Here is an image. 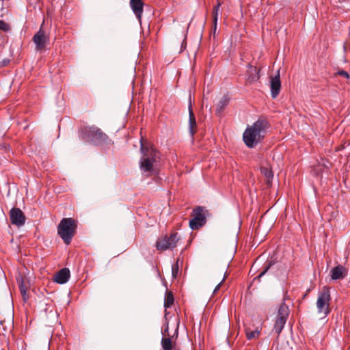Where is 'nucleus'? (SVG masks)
<instances>
[{
    "mask_svg": "<svg viewBox=\"0 0 350 350\" xmlns=\"http://www.w3.org/2000/svg\"><path fill=\"white\" fill-rule=\"evenodd\" d=\"M289 315V309L286 304H282L278 308V314L275 321L273 330L275 333L279 335L282 331L286 323L287 318Z\"/></svg>",
    "mask_w": 350,
    "mask_h": 350,
    "instance_id": "nucleus-6",
    "label": "nucleus"
},
{
    "mask_svg": "<svg viewBox=\"0 0 350 350\" xmlns=\"http://www.w3.org/2000/svg\"><path fill=\"white\" fill-rule=\"evenodd\" d=\"M140 152L142 157L139 165L142 174L146 176H150L157 173V163L160 159V153L152 147L145 146L140 141Z\"/></svg>",
    "mask_w": 350,
    "mask_h": 350,
    "instance_id": "nucleus-2",
    "label": "nucleus"
},
{
    "mask_svg": "<svg viewBox=\"0 0 350 350\" xmlns=\"http://www.w3.org/2000/svg\"><path fill=\"white\" fill-rule=\"evenodd\" d=\"M247 338L248 340H251L252 338H254L260 334V331L258 329H256L254 331H252L250 332H247Z\"/></svg>",
    "mask_w": 350,
    "mask_h": 350,
    "instance_id": "nucleus-24",
    "label": "nucleus"
},
{
    "mask_svg": "<svg viewBox=\"0 0 350 350\" xmlns=\"http://www.w3.org/2000/svg\"><path fill=\"white\" fill-rule=\"evenodd\" d=\"M17 281L18 283V287L21 291V293L23 296V299L25 301L28 299V296L27 295V287L25 285L24 280L23 277H20L17 278Z\"/></svg>",
    "mask_w": 350,
    "mask_h": 350,
    "instance_id": "nucleus-18",
    "label": "nucleus"
},
{
    "mask_svg": "<svg viewBox=\"0 0 350 350\" xmlns=\"http://www.w3.org/2000/svg\"><path fill=\"white\" fill-rule=\"evenodd\" d=\"M337 75L340 76V77H344L345 79H349V77H350L349 74L347 71H345L344 70H338L337 72Z\"/></svg>",
    "mask_w": 350,
    "mask_h": 350,
    "instance_id": "nucleus-28",
    "label": "nucleus"
},
{
    "mask_svg": "<svg viewBox=\"0 0 350 350\" xmlns=\"http://www.w3.org/2000/svg\"><path fill=\"white\" fill-rule=\"evenodd\" d=\"M188 110H189V131L191 137H193L195 134V130L194 128L196 126V120L194 115V113L193 111L192 105L191 98L189 99V103L188 106Z\"/></svg>",
    "mask_w": 350,
    "mask_h": 350,
    "instance_id": "nucleus-14",
    "label": "nucleus"
},
{
    "mask_svg": "<svg viewBox=\"0 0 350 350\" xmlns=\"http://www.w3.org/2000/svg\"><path fill=\"white\" fill-rule=\"evenodd\" d=\"M130 6L139 21H141L144 12V3L142 0H130Z\"/></svg>",
    "mask_w": 350,
    "mask_h": 350,
    "instance_id": "nucleus-12",
    "label": "nucleus"
},
{
    "mask_svg": "<svg viewBox=\"0 0 350 350\" xmlns=\"http://www.w3.org/2000/svg\"><path fill=\"white\" fill-rule=\"evenodd\" d=\"M270 127L269 122L265 118H259L251 126H247L243 134L246 146L254 148L262 142Z\"/></svg>",
    "mask_w": 350,
    "mask_h": 350,
    "instance_id": "nucleus-1",
    "label": "nucleus"
},
{
    "mask_svg": "<svg viewBox=\"0 0 350 350\" xmlns=\"http://www.w3.org/2000/svg\"><path fill=\"white\" fill-rule=\"evenodd\" d=\"M219 8L218 6H214L213 9V36L215 37L217 21H218V16H219Z\"/></svg>",
    "mask_w": 350,
    "mask_h": 350,
    "instance_id": "nucleus-22",
    "label": "nucleus"
},
{
    "mask_svg": "<svg viewBox=\"0 0 350 350\" xmlns=\"http://www.w3.org/2000/svg\"><path fill=\"white\" fill-rule=\"evenodd\" d=\"M178 323H177V327L175 330L174 335L178 336Z\"/></svg>",
    "mask_w": 350,
    "mask_h": 350,
    "instance_id": "nucleus-32",
    "label": "nucleus"
},
{
    "mask_svg": "<svg viewBox=\"0 0 350 350\" xmlns=\"http://www.w3.org/2000/svg\"><path fill=\"white\" fill-rule=\"evenodd\" d=\"M204 209V207L197 206L193 210V219L189 221V227L192 230L199 229L205 225L206 216Z\"/></svg>",
    "mask_w": 350,
    "mask_h": 350,
    "instance_id": "nucleus-7",
    "label": "nucleus"
},
{
    "mask_svg": "<svg viewBox=\"0 0 350 350\" xmlns=\"http://www.w3.org/2000/svg\"><path fill=\"white\" fill-rule=\"evenodd\" d=\"M260 172L263 174L266 178V185L267 187H270L272 185V180L273 178V173L271 169L267 167H261Z\"/></svg>",
    "mask_w": 350,
    "mask_h": 350,
    "instance_id": "nucleus-16",
    "label": "nucleus"
},
{
    "mask_svg": "<svg viewBox=\"0 0 350 350\" xmlns=\"http://www.w3.org/2000/svg\"><path fill=\"white\" fill-rule=\"evenodd\" d=\"M221 3H221V2H220V1H219V0H217V5H216L215 6H218V8H220V6L221 5Z\"/></svg>",
    "mask_w": 350,
    "mask_h": 350,
    "instance_id": "nucleus-33",
    "label": "nucleus"
},
{
    "mask_svg": "<svg viewBox=\"0 0 350 350\" xmlns=\"http://www.w3.org/2000/svg\"><path fill=\"white\" fill-rule=\"evenodd\" d=\"M348 273V270L342 265H339L334 267L330 271L331 278L334 280L345 278Z\"/></svg>",
    "mask_w": 350,
    "mask_h": 350,
    "instance_id": "nucleus-11",
    "label": "nucleus"
},
{
    "mask_svg": "<svg viewBox=\"0 0 350 350\" xmlns=\"http://www.w3.org/2000/svg\"><path fill=\"white\" fill-rule=\"evenodd\" d=\"M79 137L90 144L96 146L102 144H111L113 142L107 134L103 133L99 128L92 126H85L79 131Z\"/></svg>",
    "mask_w": 350,
    "mask_h": 350,
    "instance_id": "nucleus-3",
    "label": "nucleus"
},
{
    "mask_svg": "<svg viewBox=\"0 0 350 350\" xmlns=\"http://www.w3.org/2000/svg\"><path fill=\"white\" fill-rule=\"evenodd\" d=\"M180 237L178 233H173L170 236H165L161 239H159L156 243V247L158 250H172L176 246Z\"/></svg>",
    "mask_w": 350,
    "mask_h": 350,
    "instance_id": "nucleus-8",
    "label": "nucleus"
},
{
    "mask_svg": "<svg viewBox=\"0 0 350 350\" xmlns=\"http://www.w3.org/2000/svg\"><path fill=\"white\" fill-rule=\"evenodd\" d=\"M10 60L8 58H5L3 60L0 61V67H3L7 66L10 63Z\"/></svg>",
    "mask_w": 350,
    "mask_h": 350,
    "instance_id": "nucleus-29",
    "label": "nucleus"
},
{
    "mask_svg": "<svg viewBox=\"0 0 350 350\" xmlns=\"http://www.w3.org/2000/svg\"><path fill=\"white\" fill-rule=\"evenodd\" d=\"M46 38L44 32L40 29L33 37V42L36 44L37 50L42 49L45 47Z\"/></svg>",
    "mask_w": 350,
    "mask_h": 350,
    "instance_id": "nucleus-13",
    "label": "nucleus"
},
{
    "mask_svg": "<svg viewBox=\"0 0 350 350\" xmlns=\"http://www.w3.org/2000/svg\"><path fill=\"white\" fill-rule=\"evenodd\" d=\"M184 37H185L184 40L181 43V49H180V52H182L183 51H184L186 49V46H187V42L185 41L186 37H187L186 33L184 34Z\"/></svg>",
    "mask_w": 350,
    "mask_h": 350,
    "instance_id": "nucleus-30",
    "label": "nucleus"
},
{
    "mask_svg": "<svg viewBox=\"0 0 350 350\" xmlns=\"http://www.w3.org/2000/svg\"><path fill=\"white\" fill-rule=\"evenodd\" d=\"M0 30L7 32L10 30L9 25L4 21L0 20Z\"/></svg>",
    "mask_w": 350,
    "mask_h": 350,
    "instance_id": "nucleus-26",
    "label": "nucleus"
},
{
    "mask_svg": "<svg viewBox=\"0 0 350 350\" xmlns=\"http://www.w3.org/2000/svg\"><path fill=\"white\" fill-rule=\"evenodd\" d=\"M164 326H165V328L161 330V334H162L163 336H165L166 334H168V332H169V322H168L167 318H165Z\"/></svg>",
    "mask_w": 350,
    "mask_h": 350,
    "instance_id": "nucleus-27",
    "label": "nucleus"
},
{
    "mask_svg": "<svg viewBox=\"0 0 350 350\" xmlns=\"http://www.w3.org/2000/svg\"><path fill=\"white\" fill-rule=\"evenodd\" d=\"M76 228L77 224L72 218H63L60 221L57 226V232L66 245L70 243Z\"/></svg>",
    "mask_w": 350,
    "mask_h": 350,
    "instance_id": "nucleus-4",
    "label": "nucleus"
},
{
    "mask_svg": "<svg viewBox=\"0 0 350 350\" xmlns=\"http://www.w3.org/2000/svg\"><path fill=\"white\" fill-rule=\"evenodd\" d=\"M174 301V295L172 292H169L166 293L164 301V307L165 308H170L173 304Z\"/></svg>",
    "mask_w": 350,
    "mask_h": 350,
    "instance_id": "nucleus-23",
    "label": "nucleus"
},
{
    "mask_svg": "<svg viewBox=\"0 0 350 350\" xmlns=\"http://www.w3.org/2000/svg\"><path fill=\"white\" fill-rule=\"evenodd\" d=\"M276 263V260L273 258H271L268 263L265 266L264 269L260 273V274L256 276L254 280H260L261 277H262Z\"/></svg>",
    "mask_w": 350,
    "mask_h": 350,
    "instance_id": "nucleus-20",
    "label": "nucleus"
},
{
    "mask_svg": "<svg viewBox=\"0 0 350 350\" xmlns=\"http://www.w3.org/2000/svg\"><path fill=\"white\" fill-rule=\"evenodd\" d=\"M330 300L329 288L325 286L319 292L317 301L318 312L325 317L329 313V301Z\"/></svg>",
    "mask_w": 350,
    "mask_h": 350,
    "instance_id": "nucleus-5",
    "label": "nucleus"
},
{
    "mask_svg": "<svg viewBox=\"0 0 350 350\" xmlns=\"http://www.w3.org/2000/svg\"><path fill=\"white\" fill-rule=\"evenodd\" d=\"M270 88L271 97L275 98L279 95L281 90L280 70H278L276 75L271 78Z\"/></svg>",
    "mask_w": 350,
    "mask_h": 350,
    "instance_id": "nucleus-10",
    "label": "nucleus"
},
{
    "mask_svg": "<svg viewBox=\"0 0 350 350\" xmlns=\"http://www.w3.org/2000/svg\"><path fill=\"white\" fill-rule=\"evenodd\" d=\"M10 218L11 223L17 227L25 225L26 217L24 213L18 207H13L10 211Z\"/></svg>",
    "mask_w": 350,
    "mask_h": 350,
    "instance_id": "nucleus-9",
    "label": "nucleus"
},
{
    "mask_svg": "<svg viewBox=\"0 0 350 350\" xmlns=\"http://www.w3.org/2000/svg\"><path fill=\"white\" fill-rule=\"evenodd\" d=\"M226 275H224L222 280L215 286V288L213 290V294L216 293V292L219 289L222 282L225 280Z\"/></svg>",
    "mask_w": 350,
    "mask_h": 350,
    "instance_id": "nucleus-31",
    "label": "nucleus"
},
{
    "mask_svg": "<svg viewBox=\"0 0 350 350\" xmlns=\"http://www.w3.org/2000/svg\"><path fill=\"white\" fill-rule=\"evenodd\" d=\"M161 345L163 350H172L173 349L172 338L170 337L163 336Z\"/></svg>",
    "mask_w": 350,
    "mask_h": 350,
    "instance_id": "nucleus-19",
    "label": "nucleus"
},
{
    "mask_svg": "<svg viewBox=\"0 0 350 350\" xmlns=\"http://www.w3.org/2000/svg\"><path fill=\"white\" fill-rule=\"evenodd\" d=\"M228 97L227 96H224L217 104L215 109L216 114L220 116V114L222 113V111L228 105Z\"/></svg>",
    "mask_w": 350,
    "mask_h": 350,
    "instance_id": "nucleus-17",
    "label": "nucleus"
},
{
    "mask_svg": "<svg viewBox=\"0 0 350 350\" xmlns=\"http://www.w3.org/2000/svg\"><path fill=\"white\" fill-rule=\"evenodd\" d=\"M178 272V261L176 264L172 265V275L174 278H176L177 277Z\"/></svg>",
    "mask_w": 350,
    "mask_h": 350,
    "instance_id": "nucleus-25",
    "label": "nucleus"
},
{
    "mask_svg": "<svg viewBox=\"0 0 350 350\" xmlns=\"http://www.w3.org/2000/svg\"><path fill=\"white\" fill-rule=\"evenodd\" d=\"M248 68L250 70L249 80L251 81H256L259 79L258 70L256 67H253L251 64H248Z\"/></svg>",
    "mask_w": 350,
    "mask_h": 350,
    "instance_id": "nucleus-21",
    "label": "nucleus"
},
{
    "mask_svg": "<svg viewBox=\"0 0 350 350\" xmlns=\"http://www.w3.org/2000/svg\"><path fill=\"white\" fill-rule=\"evenodd\" d=\"M70 276V270L68 268L60 269L55 276V281L60 284L66 283Z\"/></svg>",
    "mask_w": 350,
    "mask_h": 350,
    "instance_id": "nucleus-15",
    "label": "nucleus"
}]
</instances>
